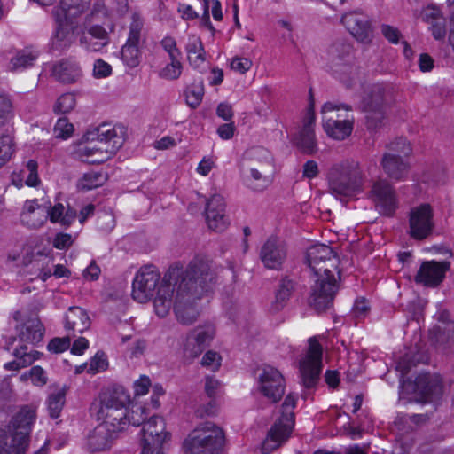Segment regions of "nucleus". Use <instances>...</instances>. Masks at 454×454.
Instances as JSON below:
<instances>
[{
    "label": "nucleus",
    "instance_id": "nucleus-55",
    "mask_svg": "<svg viewBox=\"0 0 454 454\" xmlns=\"http://www.w3.org/2000/svg\"><path fill=\"white\" fill-rule=\"evenodd\" d=\"M38 164L34 160H29L27 162L26 169L22 170V173L27 171V176L26 178V184L28 186H36L40 183V179L37 174Z\"/></svg>",
    "mask_w": 454,
    "mask_h": 454
},
{
    "label": "nucleus",
    "instance_id": "nucleus-7",
    "mask_svg": "<svg viewBox=\"0 0 454 454\" xmlns=\"http://www.w3.org/2000/svg\"><path fill=\"white\" fill-rule=\"evenodd\" d=\"M223 432L212 422L197 427L185 439V454H219L223 443Z\"/></svg>",
    "mask_w": 454,
    "mask_h": 454
},
{
    "label": "nucleus",
    "instance_id": "nucleus-41",
    "mask_svg": "<svg viewBox=\"0 0 454 454\" xmlns=\"http://www.w3.org/2000/svg\"><path fill=\"white\" fill-rule=\"evenodd\" d=\"M76 106V97L72 92H67L60 95L54 106L53 111L58 114H65L70 113Z\"/></svg>",
    "mask_w": 454,
    "mask_h": 454
},
{
    "label": "nucleus",
    "instance_id": "nucleus-9",
    "mask_svg": "<svg viewBox=\"0 0 454 454\" xmlns=\"http://www.w3.org/2000/svg\"><path fill=\"white\" fill-rule=\"evenodd\" d=\"M411 153V145L405 138L400 137L391 142L380 161L384 173L393 180H404L410 170L408 157Z\"/></svg>",
    "mask_w": 454,
    "mask_h": 454
},
{
    "label": "nucleus",
    "instance_id": "nucleus-46",
    "mask_svg": "<svg viewBox=\"0 0 454 454\" xmlns=\"http://www.w3.org/2000/svg\"><path fill=\"white\" fill-rule=\"evenodd\" d=\"M204 348L194 339L193 335L189 333L184 346V357L192 361L202 353Z\"/></svg>",
    "mask_w": 454,
    "mask_h": 454
},
{
    "label": "nucleus",
    "instance_id": "nucleus-24",
    "mask_svg": "<svg viewBox=\"0 0 454 454\" xmlns=\"http://www.w3.org/2000/svg\"><path fill=\"white\" fill-rule=\"evenodd\" d=\"M370 199L375 203L379 211L385 215H393L397 208L395 190L386 180H379L372 184Z\"/></svg>",
    "mask_w": 454,
    "mask_h": 454
},
{
    "label": "nucleus",
    "instance_id": "nucleus-44",
    "mask_svg": "<svg viewBox=\"0 0 454 454\" xmlns=\"http://www.w3.org/2000/svg\"><path fill=\"white\" fill-rule=\"evenodd\" d=\"M194 339L205 348L215 337V327L211 324L198 327L190 333Z\"/></svg>",
    "mask_w": 454,
    "mask_h": 454
},
{
    "label": "nucleus",
    "instance_id": "nucleus-50",
    "mask_svg": "<svg viewBox=\"0 0 454 454\" xmlns=\"http://www.w3.org/2000/svg\"><path fill=\"white\" fill-rule=\"evenodd\" d=\"M88 364L90 374H96L103 372L108 365L106 356L103 352H97L96 355L90 358Z\"/></svg>",
    "mask_w": 454,
    "mask_h": 454
},
{
    "label": "nucleus",
    "instance_id": "nucleus-11",
    "mask_svg": "<svg viewBox=\"0 0 454 454\" xmlns=\"http://www.w3.org/2000/svg\"><path fill=\"white\" fill-rule=\"evenodd\" d=\"M351 51V45L345 43H335L329 50L333 73L347 88H351L358 77L357 67L350 63Z\"/></svg>",
    "mask_w": 454,
    "mask_h": 454
},
{
    "label": "nucleus",
    "instance_id": "nucleus-2",
    "mask_svg": "<svg viewBox=\"0 0 454 454\" xmlns=\"http://www.w3.org/2000/svg\"><path fill=\"white\" fill-rule=\"evenodd\" d=\"M306 260L315 278L309 304L317 312H323L332 305L339 288V258L329 246L317 244L308 248Z\"/></svg>",
    "mask_w": 454,
    "mask_h": 454
},
{
    "label": "nucleus",
    "instance_id": "nucleus-34",
    "mask_svg": "<svg viewBox=\"0 0 454 454\" xmlns=\"http://www.w3.org/2000/svg\"><path fill=\"white\" fill-rule=\"evenodd\" d=\"M27 346H20V348H15L13 355L16 357V360L6 363L4 364V368L6 370L16 371L32 364V363L39 358L40 353L38 351L31 350L27 352Z\"/></svg>",
    "mask_w": 454,
    "mask_h": 454
},
{
    "label": "nucleus",
    "instance_id": "nucleus-60",
    "mask_svg": "<svg viewBox=\"0 0 454 454\" xmlns=\"http://www.w3.org/2000/svg\"><path fill=\"white\" fill-rule=\"evenodd\" d=\"M29 375L33 384L35 386L43 387L47 383L46 372L41 366H33L29 370Z\"/></svg>",
    "mask_w": 454,
    "mask_h": 454
},
{
    "label": "nucleus",
    "instance_id": "nucleus-15",
    "mask_svg": "<svg viewBox=\"0 0 454 454\" xmlns=\"http://www.w3.org/2000/svg\"><path fill=\"white\" fill-rule=\"evenodd\" d=\"M258 390L271 403H278L284 395L286 380L275 367L264 364L258 370Z\"/></svg>",
    "mask_w": 454,
    "mask_h": 454
},
{
    "label": "nucleus",
    "instance_id": "nucleus-28",
    "mask_svg": "<svg viewBox=\"0 0 454 454\" xmlns=\"http://www.w3.org/2000/svg\"><path fill=\"white\" fill-rule=\"evenodd\" d=\"M47 211L43 208L37 200H27L23 205L20 213V221L29 229H39L47 221Z\"/></svg>",
    "mask_w": 454,
    "mask_h": 454
},
{
    "label": "nucleus",
    "instance_id": "nucleus-13",
    "mask_svg": "<svg viewBox=\"0 0 454 454\" xmlns=\"http://www.w3.org/2000/svg\"><path fill=\"white\" fill-rule=\"evenodd\" d=\"M162 279L160 272L155 266L145 265L141 267L132 282L133 299L139 303L149 301L154 294H157Z\"/></svg>",
    "mask_w": 454,
    "mask_h": 454
},
{
    "label": "nucleus",
    "instance_id": "nucleus-62",
    "mask_svg": "<svg viewBox=\"0 0 454 454\" xmlns=\"http://www.w3.org/2000/svg\"><path fill=\"white\" fill-rule=\"evenodd\" d=\"M80 43L82 46L89 51H99L105 46H106V44L101 43L100 41L93 39L91 36L83 35L80 38Z\"/></svg>",
    "mask_w": 454,
    "mask_h": 454
},
{
    "label": "nucleus",
    "instance_id": "nucleus-10",
    "mask_svg": "<svg viewBox=\"0 0 454 454\" xmlns=\"http://www.w3.org/2000/svg\"><path fill=\"white\" fill-rule=\"evenodd\" d=\"M391 94L381 84H374L363 98L362 109L366 114L368 129H375L385 118L386 107L391 102Z\"/></svg>",
    "mask_w": 454,
    "mask_h": 454
},
{
    "label": "nucleus",
    "instance_id": "nucleus-54",
    "mask_svg": "<svg viewBox=\"0 0 454 454\" xmlns=\"http://www.w3.org/2000/svg\"><path fill=\"white\" fill-rule=\"evenodd\" d=\"M12 115V104L8 96L0 94V126L4 125Z\"/></svg>",
    "mask_w": 454,
    "mask_h": 454
},
{
    "label": "nucleus",
    "instance_id": "nucleus-59",
    "mask_svg": "<svg viewBox=\"0 0 454 454\" xmlns=\"http://www.w3.org/2000/svg\"><path fill=\"white\" fill-rule=\"evenodd\" d=\"M369 310V302L364 298H360L356 300L352 309V314L357 319H363L367 316Z\"/></svg>",
    "mask_w": 454,
    "mask_h": 454
},
{
    "label": "nucleus",
    "instance_id": "nucleus-27",
    "mask_svg": "<svg viewBox=\"0 0 454 454\" xmlns=\"http://www.w3.org/2000/svg\"><path fill=\"white\" fill-rule=\"evenodd\" d=\"M118 435V433H113L111 429L99 423L87 437V449L90 452L107 450Z\"/></svg>",
    "mask_w": 454,
    "mask_h": 454
},
{
    "label": "nucleus",
    "instance_id": "nucleus-53",
    "mask_svg": "<svg viewBox=\"0 0 454 454\" xmlns=\"http://www.w3.org/2000/svg\"><path fill=\"white\" fill-rule=\"evenodd\" d=\"M70 7L71 4L67 3L66 0H60V6L53 9L52 14L55 18L57 26L71 24L67 18V11Z\"/></svg>",
    "mask_w": 454,
    "mask_h": 454
},
{
    "label": "nucleus",
    "instance_id": "nucleus-36",
    "mask_svg": "<svg viewBox=\"0 0 454 454\" xmlns=\"http://www.w3.org/2000/svg\"><path fill=\"white\" fill-rule=\"evenodd\" d=\"M74 26L72 24L57 26L51 45L54 50L62 51L71 43Z\"/></svg>",
    "mask_w": 454,
    "mask_h": 454
},
{
    "label": "nucleus",
    "instance_id": "nucleus-22",
    "mask_svg": "<svg viewBox=\"0 0 454 454\" xmlns=\"http://www.w3.org/2000/svg\"><path fill=\"white\" fill-rule=\"evenodd\" d=\"M200 298L195 297L190 292L175 291L171 308L174 309L176 317L179 323L188 325L197 320L200 310L196 301Z\"/></svg>",
    "mask_w": 454,
    "mask_h": 454
},
{
    "label": "nucleus",
    "instance_id": "nucleus-18",
    "mask_svg": "<svg viewBox=\"0 0 454 454\" xmlns=\"http://www.w3.org/2000/svg\"><path fill=\"white\" fill-rule=\"evenodd\" d=\"M409 227L411 238L418 240L427 238L434 228L432 207L424 203L412 207L409 213Z\"/></svg>",
    "mask_w": 454,
    "mask_h": 454
},
{
    "label": "nucleus",
    "instance_id": "nucleus-25",
    "mask_svg": "<svg viewBox=\"0 0 454 454\" xmlns=\"http://www.w3.org/2000/svg\"><path fill=\"white\" fill-rule=\"evenodd\" d=\"M414 393L419 402H434L442 395V380L438 374L422 373L414 381Z\"/></svg>",
    "mask_w": 454,
    "mask_h": 454
},
{
    "label": "nucleus",
    "instance_id": "nucleus-35",
    "mask_svg": "<svg viewBox=\"0 0 454 454\" xmlns=\"http://www.w3.org/2000/svg\"><path fill=\"white\" fill-rule=\"evenodd\" d=\"M67 387L66 385L56 387L46 400L47 409L52 419L59 417L66 401Z\"/></svg>",
    "mask_w": 454,
    "mask_h": 454
},
{
    "label": "nucleus",
    "instance_id": "nucleus-38",
    "mask_svg": "<svg viewBox=\"0 0 454 454\" xmlns=\"http://www.w3.org/2000/svg\"><path fill=\"white\" fill-rule=\"evenodd\" d=\"M204 96V84L202 81L194 82L185 90V98L187 105L192 108L200 106Z\"/></svg>",
    "mask_w": 454,
    "mask_h": 454
},
{
    "label": "nucleus",
    "instance_id": "nucleus-49",
    "mask_svg": "<svg viewBox=\"0 0 454 454\" xmlns=\"http://www.w3.org/2000/svg\"><path fill=\"white\" fill-rule=\"evenodd\" d=\"M160 45L168 54V59H176L182 57V52L177 47L176 39L173 36L166 35L160 42Z\"/></svg>",
    "mask_w": 454,
    "mask_h": 454
},
{
    "label": "nucleus",
    "instance_id": "nucleus-21",
    "mask_svg": "<svg viewBox=\"0 0 454 454\" xmlns=\"http://www.w3.org/2000/svg\"><path fill=\"white\" fill-rule=\"evenodd\" d=\"M340 22L357 42L368 44L372 41V20L364 12L357 11L346 12L342 15Z\"/></svg>",
    "mask_w": 454,
    "mask_h": 454
},
{
    "label": "nucleus",
    "instance_id": "nucleus-48",
    "mask_svg": "<svg viewBox=\"0 0 454 454\" xmlns=\"http://www.w3.org/2000/svg\"><path fill=\"white\" fill-rule=\"evenodd\" d=\"M13 153L12 139L8 135L0 136V167L4 166Z\"/></svg>",
    "mask_w": 454,
    "mask_h": 454
},
{
    "label": "nucleus",
    "instance_id": "nucleus-40",
    "mask_svg": "<svg viewBox=\"0 0 454 454\" xmlns=\"http://www.w3.org/2000/svg\"><path fill=\"white\" fill-rule=\"evenodd\" d=\"M180 59H168L169 63L160 70L159 76L168 81L177 80L183 72V64Z\"/></svg>",
    "mask_w": 454,
    "mask_h": 454
},
{
    "label": "nucleus",
    "instance_id": "nucleus-31",
    "mask_svg": "<svg viewBox=\"0 0 454 454\" xmlns=\"http://www.w3.org/2000/svg\"><path fill=\"white\" fill-rule=\"evenodd\" d=\"M429 336L438 349L449 352L454 348L453 323H443V326L434 325L430 329Z\"/></svg>",
    "mask_w": 454,
    "mask_h": 454
},
{
    "label": "nucleus",
    "instance_id": "nucleus-6",
    "mask_svg": "<svg viewBox=\"0 0 454 454\" xmlns=\"http://www.w3.org/2000/svg\"><path fill=\"white\" fill-rule=\"evenodd\" d=\"M331 193L349 197L362 191L364 178L358 162L346 160L333 164L327 174Z\"/></svg>",
    "mask_w": 454,
    "mask_h": 454
},
{
    "label": "nucleus",
    "instance_id": "nucleus-5",
    "mask_svg": "<svg viewBox=\"0 0 454 454\" xmlns=\"http://www.w3.org/2000/svg\"><path fill=\"white\" fill-rule=\"evenodd\" d=\"M36 411L23 406L7 426L0 427V454H26Z\"/></svg>",
    "mask_w": 454,
    "mask_h": 454
},
{
    "label": "nucleus",
    "instance_id": "nucleus-8",
    "mask_svg": "<svg viewBox=\"0 0 454 454\" xmlns=\"http://www.w3.org/2000/svg\"><path fill=\"white\" fill-rule=\"evenodd\" d=\"M297 395L288 394L282 405L281 416L270 427L267 437L262 442V452H270L280 447L290 437L294 427V410L296 406Z\"/></svg>",
    "mask_w": 454,
    "mask_h": 454
},
{
    "label": "nucleus",
    "instance_id": "nucleus-57",
    "mask_svg": "<svg viewBox=\"0 0 454 454\" xmlns=\"http://www.w3.org/2000/svg\"><path fill=\"white\" fill-rule=\"evenodd\" d=\"M70 342L71 340L69 336L54 338L48 343L47 348L50 352L52 353H62L69 348Z\"/></svg>",
    "mask_w": 454,
    "mask_h": 454
},
{
    "label": "nucleus",
    "instance_id": "nucleus-45",
    "mask_svg": "<svg viewBox=\"0 0 454 454\" xmlns=\"http://www.w3.org/2000/svg\"><path fill=\"white\" fill-rule=\"evenodd\" d=\"M420 16L422 20L428 24L429 27L445 19L441 8L435 4H428L424 7Z\"/></svg>",
    "mask_w": 454,
    "mask_h": 454
},
{
    "label": "nucleus",
    "instance_id": "nucleus-52",
    "mask_svg": "<svg viewBox=\"0 0 454 454\" xmlns=\"http://www.w3.org/2000/svg\"><path fill=\"white\" fill-rule=\"evenodd\" d=\"M107 16V9L102 0H95L90 13L87 16L89 22L99 21Z\"/></svg>",
    "mask_w": 454,
    "mask_h": 454
},
{
    "label": "nucleus",
    "instance_id": "nucleus-61",
    "mask_svg": "<svg viewBox=\"0 0 454 454\" xmlns=\"http://www.w3.org/2000/svg\"><path fill=\"white\" fill-rule=\"evenodd\" d=\"M82 35L91 36V38L100 41L106 45L108 43V34L102 26H92L88 29L86 33H83Z\"/></svg>",
    "mask_w": 454,
    "mask_h": 454
},
{
    "label": "nucleus",
    "instance_id": "nucleus-20",
    "mask_svg": "<svg viewBox=\"0 0 454 454\" xmlns=\"http://www.w3.org/2000/svg\"><path fill=\"white\" fill-rule=\"evenodd\" d=\"M287 254L286 243L278 237L271 236L261 247L259 258L266 269L281 270Z\"/></svg>",
    "mask_w": 454,
    "mask_h": 454
},
{
    "label": "nucleus",
    "instance_id": "nucleus-17",
    "mask_svg": "<svg viewBox=\"0 0 454 454\" xmlns=\"http://www.w3.org/2000/svg\"><path fill=\"white\" fill-rule=\"evenodd\" d=\"M12 318L16 322L15 332L16 339L22 343L21 346L26 344L36 345L42 341L44 335V327L38 317H27L20 311L13 312Z\"/></svg>",
    "mask_w": 454,
    "mask_h": 454
},
{
    "label": "nucleus",
    "instance_id": "nucleus-3",
    "mask_svg": "<svg viewBox=\"0 0 454 454\" xmlns=\"http://www.w3.org/2000/svg\"><path fill=\"white\" fill-rule=\"evenodd\" d=\"M130 396L121 386L103 390L91 404V411L100 424L120 434L129 426L128 405Z\"/></svg>",
    "mask_w": 454,
    "mask_h": 454
},
{
    "label": "nucleus",
    "instance_id": "nucleus-23",
    "mask_svg": "<svg viewBox=\"0 0 454 454\" xmlns=\"http://www.w3.org/2000/svg\"><path fill=\"white\" fill-rule=\"evenodd\" d=\"M314 102L311 100L302 120V125L294 138L295 145L306 154H313L317 151L314 126Z\"/></svg>",
    "mask_w": 454,
    "mask_h": 454
},
{
    "label": "nucleus",
    "instance_id": "nucleus-29",
    "mask_svg": "<svg viewBox=\"0 0 454 454\" xmlns=\"http://www.w3.org/2000/svg\"><path fill=\"white\" fill-rule=\"evenodd\" d=\"M52 76L62 83L77 82L82 75V68L77 61L72 59H62L52 67Z\"/></svg>",
    "mask_w": 454,
    "mask_h": 454
},
{
    "label": "nucleus",
    "instance_id": "nucleus-47",
    "mask_svg": "<svg viewBox=\"0 0 454 454\" xmlns=\"http://www.w3.org/2000/svg\"><path fill=\"white\" fill-rule=\"evenodd\" d=\"M147 417V409L140 404H134L130 411H128L129 425L144 426V423L147 421L145 420Z\"/></svg>",
    "mask_w": 454,
    "mask_h": 454
},
{
    "label": "nucleus",
    "instance_id": "nucleus-4",
    "mask_svg": "<svg viewBox=\"0 0 454 454\" xmlns=\"http://www.w3.org/2000/svg\"><path fill=\"white\" fill-rule=\"evenodd\" d=\"M97 140L78 144L72 152L74 158L90 164L102 163L114 154L125 141V129L104 123L96 129Z\"/></svg>",
    "mask_w": 454,
    "mask_h": 454
},
{
    "label": "nucleus",
    "instance_id": "nucleus-26",
    "mask_svg": "<svg viewBox=\"0 0 454 454\" xmlns=\"http://www.w3.org/2000/svg\"><path fill=\"white\" fill-rule=\"evenodd\" d=\"M450 265L449 262H424L415 276V281L425 286L434 287L442 282Z\"/></svg>",
    "mask_w": 454,
    "mask_h": 454
},
{
    "label": "nucleus",
    "instance_id": "nucleus-19",
    "mask_svg": "<svg viewBox=\"0 0 454 454\" xmlns=\"http://www.w3.org/2000/svg\"><path fill=\"white\" fill-rule=\"evenodd\" d=\"M129 32L126 43L122 46L121 57L123 63L129 67H136L139 65L141 52L139 43L141 31L144 27V20L140 14L134 12L131 17Z\"/></svg>",
    "mask_w": 454,
    "mask_h": 454
},
{
    "label": "nucleus",
    "instance_id": "nucleus-63",
    "mask_svg": "<svg viewBox=\"0 0 454 454\" xmlns=\"http://www.w3.org/2000/svg\"><path fill=\"white\" fill-rule=\"evenodd\" d=\"M380 29H381V33H382L383 36L389 43H395V44L399 43V40H400V37H401V33L398 30V28H396L395 27H392L390 25L383 24L380 27Z\"/></svg>",
    "mask_w": 454,
    "mask_h": 454
},
{
    "label": "nucleus",
    "instance_id": "nucleus-43",
    "mask_svg": "<svg viewBox=\"0 0 454 454\" xmlns=\"http://www.w3.org/2000/svg\"><path fill=\"white\" fill-rule=\"evenodd\" d=\"M225 211L206 210V220L208 227L215 231H223L227 226Z\"/></svg>",
    "mask_w": 454,
    "mask_h": 454
},
{
    "label": "nucleus",
    "instance_id": "nucleus-58",
    "mask_svg": "<svg viewBox=\"0 0 454 454\" xmlns=\"http://www.w3.org/2000/svg\"><path fill=\"white\" fill-rule=\"evenodd\" d=\"M112 74V67L104 61L103 59H97L94 63L93 67V76L95 78L100 79V78H106Z\"/></svg>",
    "mask_w": 454,
    "mask_h": 454
},
{
    "label": "nucleus",
    "instance_id": "nucleus-56",
    "mask_svg": "<svg viewBox=\"0 0 454 454\" xmlns=\"http://www.w3.org/2000/svg\"><path fill=\"white\" fill-rule=\"evenodd\" d=\"M201 364L215 372L218 370L221 365V356L217 352L209 350L203 356Z\"/></svg>",
    "mask_w": 454,
    "mask_h": 454
},
{
    "label": "nucleus",
    "instance_id": "nucleus-33",
    "mask_svg": "<svg viewBox=\"0 0 454 454\" xmlns=\"http://www.w3.org/2000/svg\"><path fill=\"white\" fill-rule=\"evenodd\" d=\"M294 289L295 282L293 279L287 276L282 278L276 290L275 301L271 305V310L277 312L282 309L290 299Z\"/></svg>",
    "mask_w": 454,
    "mask_h": 454
},
{
    "label": "nucleus",
    "instance_id": "nucleus-39",
    "mask_svg": "<svg viewBox=\"0 0 454 454\" xmlns=\"http://www.w3.org/2000/svg\"><path fill=\"white\" fill-rule=\"evenodd\" d=\"M106 180V175L101 172H88L79 180L78 187L82 190H92L101 186Z\"/></svg>",
    "mask_w": 454,
    "mask_h": 454
},
{
    "label": "nucleus",
    "instance_id": "nucleus-51",
    "mask_svg": "<svg viewBox=\"0 0 454 454\" xmlns=\"http://www.w3.org/2000/svg\"><path fill=\"white\" fill-rule=\"evenodd\" d=\"M74 132V126L67 118H59L54 126V135L58 138L67 139Z\"/></svg>",
    "mask_w": 454,
    "mask_h": 454
},
{
    "label": "nucleus",
    "instance_id": "nucleus-14",
    "mask_svg": "<svg viewBox=\"0 0 454 454\" xmlns=\"http://www.w3.org/2000/svg\"><path fill=\"white\" fill-rule=\"evenodd\" d=\"M323 349L316 337L309 339V348L305 357L300 362L301 381L306 388L316 386L322 371Z\"/></svg>",
    "mask_w": 454,
    "mask_h": 454
},
{
    "label": "nucleus",
    "instance_id": "nucleus-30",
    "mask_svg": "<svg viewBox=\"0 0 454 454\" xmlns=\"http://www.w3.org/2000/svg\"><path fill=\"white\" fill-rule=\"evenodd\" d=\"M66 331L82 333L90 326V318L87 311L78 306L70 307L65 316Z\"/></svg>",
    "mask_w": 454,
    "mask_h": 454
},
{
    "label": "nucleus",
    "instance_id": "nucleus-64",
    "mask_svg": "<svg viewBox=\"0 0 454 454\" xmlns=\"http://www.w3.org/2000/svg\"><path fill=\"white\" fill-rule=\"evenodd\" d=\"M74 242L72 235L68 233H58L56 234L52 245L57 249H67L72 246Z\"/></svg>",
    "mask_w": 454,
    "mask_h": 454
},
{
    "label": "nucleus",
    "instance_id": "nucleus-32",
    "mask_svg": "<svg viewBox=\"0 0 454 454\" xmlns=\"http://www.w3.org/2000/svg\"><path fill=\"white\" fill-rule=\"evenodd\" d=\"M187 59L194 68H200L206 61L205 50L200 37L192 35L185 45Z\"/></svg>",
    "mask_w": 454,
    "mask_h": 454
},
{
    "label": "nucleus",
    "instance_id": "nucleus-1",
    "mask_svg": "<svg viewBox=\"0 0 454 454\" xmlns=\"http://www.w3.org/2000/svg\"><path fill=\"white\" fill-rule=\"evenodd\" d=\"M216 283V273L211 262L202 256H196L188 264L186 270L170 268L163 276L157 296L153 300V307L160 317H166L173 304L176 290L190 292L195 297H202L212 291Z\"/></svg>",
    "mask_w": 454,
    "mask_h": 454
},
{
    "label": "nucleus",
    "instance_id": "nucleus-42",
    "mask_svg": "<svg viewBox=\"0 0 454 454\" xmlns=\"http://www.w3.org/2000/svg\"><path fill=\"white\" fill-rule=\"evenodd\" d=\"M247 182L251 189L254 191H262L270 184V180L262 170L251 168L249 169V176H247Z\"/></svg>",
    "mask_w": 454,
    "mask_h": 454
},
{
    "label": "nucleus",
    "instance_id": "nucleus-16",
    "mask_svg": "<svg viewBox=\"0 0 454 454\" xmlns=\"http://www.w3.org/2000/svg\"><path fill=\"white\" fill-rule=\"evenodd\" d=\"M169 437L163 418L152 416L144 423L141 430V454H153L155 450H162L163 443Z\"/></svg>",
    "mask_w": 454,
    "mask_h": 454
},
{
    "label": "nucleus",
    "instance_id": "nucleus-12",
    "mask_svg": "<svg viewBox=\"0 0 454 454\" xmlns=\"http://www.w3.org/2000/svg\"><path fill=\"white\" fill-rule=\"evenodd\" d=\"M340 109L351 111L352 107L346 104L326 102L321 108L324 130L330 137L336 140H344L353 130L352 120L348 118L340 119V114H334L335 111Z\"/></svg>",
    "mask_w": 454,
    "mask_h": 454
},
{
    "label": "nucleus",
    "instance_id": "nucleus-37",
    "mask_svg": "<svg viewBox=\"0 0 454 454\" xmlns=\"http://www.w3.org/2000/svg\"><path fill=\"white\" fill-rule=\"evenodd\" d=\"M37 56L35 51L29 49L18 51L11 60L12 69L20 70L33 66Z\"/></svg>",
    "mask_w": 454,
    "mask_h": 454
}]
</instances>
